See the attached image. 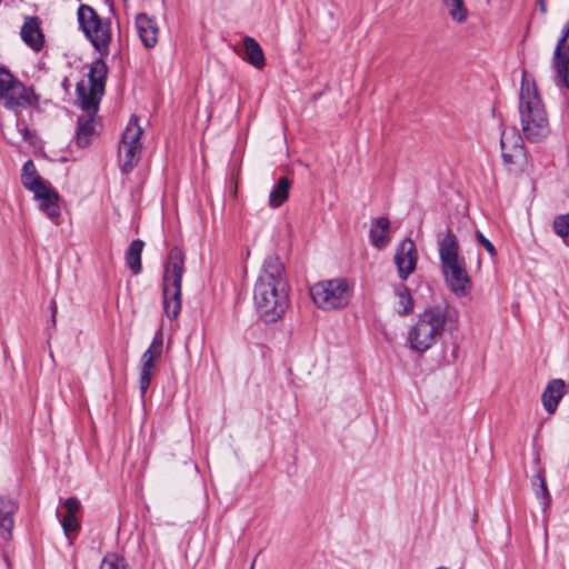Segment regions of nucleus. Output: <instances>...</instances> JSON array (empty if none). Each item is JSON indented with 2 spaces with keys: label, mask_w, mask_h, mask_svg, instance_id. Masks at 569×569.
I'll list each match as a JSON object with an SVG mask.
<instances>
[{
  "label": "nucleus",
  "mask_w": 569,
  "mask_h": 569,
  "mask_svg": "<svg viewBox=\"0 0 569 569\" xmlns=\"http://www.w3.org/2000/svg\"><path fill=\"white\" fill-rule=\"evenodd\" d=\"M417 262L418 252L415 242L410 238L403 239L395 253V263L399 278L407 280L415 272Z\"/></svg>",
  "instance_id": "4468645a"
},
{
  "label": "nucleus",
  "mask_w": 569,
  "mask_h": 569,
  "mask_svg": "<svg viewBox=\"0 0 569 569\" xmlns=\"http://www.w3.org/2000/svg\"><path fill=\"white\" fill-rule=\"evenodd\" d=\"M291 184V180L287 177H281L278 180L269 194V206L271 208L280 207L288 199Z\"/></svg>",
  "instance_id": "b1692460"
},
{
  "label": "nucleus",
  "mask_w": 569,
  "mask_h": 569,
  "mask_svg": "<svg viewBox=\"0 0 569 569\" xmlns=\"http://www.w3.org/2000/svg\"><path fill=\"white\" fill-rule=\"evenodd\" d=\"M553 231L565 239L569 233V212L556 217L553 220Z\"/></svg>",
  "instance_id": "c756f323"
},
{
  "label": "nucleus",
  "mask_w": 569,
  "mask_h": 569,
  "mask_svg": "<svg viewBox=\"0 0 569 569\" xmlns=\"http://www.w3.org/2000/svg\"><path fill=\"white\" fill-rule=\"evenodd\" d=\"M21 183L33 194L49 184V182L40 177L32 160L26 161L22 167Z\"/></svg>",
  "instance_id": "412c9836"
},
{
  "label": "nucleus",
  "mask_w": 569,
  "mask_h": 569,
  "mask_svg": "<svg viewBox=\"0 0 569 569\" xmlns=\"http://www.w3.org/2000/svg\"><path fill=\"white\" fill-rule=\"evenodd\" d=\"M136 27L139 38L146 48H153L158 42L159 28L154 18L147 13L136 17Z\"/></svg>",
  "instance_id": "dca6fc26"
},
{
  "label": "nucleus",
  "mask_w": 569,
  "mask_h": 569,
  "mask_svg": "<svg viewBox=\"0 0 569 569\" xmlns=\"http://www.w3.org/2000/svg\"><path fill=\"white\" fill-rule=\"evenodd\" d=\"M99 569H129L126 560L116 553L103 557Z\"/></svg>",
  "instance_id": "c85d7f7f"
},
{
  "label": "nucleus",
  "mask_w": 569,
  "mask_h": 569,
  "mask_svg": "<svg viewBox=\"0 0 569 569\" xmlns=\"http://www.w3.org/2000/svg\"><path fill=\"white\" fill-rule=\"evenodd\" d=\"M143 246L144 243L142 240H133L126 252V263L133 274L141 272V253Z\"/></svg>",
  "instance_id": "393cba45"
},
{
  "label": "nucleus",
  "mask_w": 569,
  "mask_h": 569,
  "mask_svg": "<svg viewBox=\"0 0 569 569\" xmlns=\"http://www.w3.org/2000/svg\"><path fill=\"white\" fill-rule=\"evenodd\" d=\"M77 19L80 30L91 42L93 48L101 56H108L112 39L110 20L101 18L97 11L88 4L79 6Z\"/></svg>",
  "instance_id": "6e6552de"
},
{
  "label": "nucleus",
  "mask_w": 569,
  "mask_h": 569,
  "mask_svg": "<svg viewBox=\"0 0 569 569\" xmlns=\"http://www.w3.org/2000/svg\"><path fill=\"white\" fill-rule=\"evenodd\" d=\"M37 102L31 88L26 87L9 70L0 67V103L10 110L24 109Z\"/></svg>",
  "instance_id": "1a4fd4ad"
},
{
  "label": "nucleus",
  "mask_w": 569,
  "mask_h": 569,
  "mask_svg": "<svg viewBox=\"0 0 569 569\" xmlns=\"http://www.w3.org/2000/svg\"><path fill=\"white\" fill-rule=\"evenodd\" d=\"M552 68L555 83L559 88L569 89V21L563 26L558 39L552 58Z\"/></svg>",
  "instance_id": "f8f14e48"
},
{
  "label": "nucleus",
  "mask_w": 569,
  "mask_h": 569,
  "mask_svg": "<svg viewBox=\"0 0 569 569\" xmlns=\"http://www.w3.org/2000/svg\"><path fill=\"white\" fill-rule=\"evenodd\" d=\"M540 7H541V10L545 12L546 11V7H545V3H543L542 0L540 1Z\"/></svg>",
  "instance_id": "72a5a7b5"
},
{
  "label": "nucleus",
  "mask_w": 569,
  "mask_h": 569,
  "mask_svg": "<svg viewBox=\"0 0 569 569\" xmlns=\"http://www.w3.org/2000/svg\"><path fill=\"white\" fill-rule=\"evenodd\" d=\"M519 118L523 138L541 142L551 131L548 113L535 81L525 71L519 92Z\"/></svg>",
  "instance_id": "20e7f679"
},
{
  "label": "nucleus",
  "mask_w": 569,
  "mask_h": 569,
  "mask_svg": "<svg viewBox=\"0 0 569 569\" xmlns=\"http://www.w3.org/2000/svg\"><path fill=\"white\" fill-rule=\"evenodd\" d=\"M107 73L106 62L102 59H97L90 66L88 79L77 83V99L79 106L86 112L84 117L78 119L76 133V143L81 148L89 146L94 136L93 117L104 92Z\"/></svg>",
  "instance_id": "7ed1b4c3"
},
{
  "label": "nucleus",
  "mask_w": 569,
  "mask_h": 569,
  "mask_svg": "<svg viewBox=\"0 0 569 569\" xmlns=\"http://www.w3.org/2000/svg\"><path fill=\"white\" fill-rule=\"evenodd\" d=\"M16 509V501L0 497V537L4 540L11 537V530L13 528L12 515Z\"/></svg>",
  "instance_id": "4be33fe9"
},
{
  "label": "nucleus",
  "mask_w": 569,
  "mask_h": 569,
  "mask_svg": "<svg viewBox=\"0 0 569 569\" xmlns=\"http://www.w3.org/2000/svg\"><path fill=\"white\" fill-rule=\"evenodd\" d=\"M531 483L535 488L537 499L540 501L542 509L546 510L551 503V497L542 472L535 475Z\"/></svg>",
  "instance_id": "cd10ccee"
},
{
  "label": "nucleus",
  "mask_w": 569,
  "mask_h": 569,
  "mask_svg": "<svg viewBox=\"0 0 569 569\" xmlns=\"http://www.w3.org/2000/svg\"><path fill=\"white\" fill-rule=\"evenodd\" d=\"M34 198L40 202V209L51 219L60 216V209L58 206L59 194L49 183L39 192H36Z\"/></svg>",
  "instance_id": "a211bd4d"
},
{
  "label": "nucleus",
  "mask_w": 569,
  "mask_h": 569,
  "mask_svg": "<svg viewBox=\"0 0 569 569\" xmlns=\"http://www.w3.org/2000/svg\"><path fill=\"white\" fill-rule=\"evenodd\" d=\"M254 561H256V560H253V561H252V563H251V566H250V569H254Z\"/></svg>",
  "instance_id": "f704fd0d"
},
{
  "label": "nucleus",
  "mask_w": 569,
  "mask_h": 569,
  "mask_svg": "<svg viewBox=\"0 0 569 569\" xmlns=\"http://www.w3.org/2000/svg\"><path fill=\"white\" fill-rule=\"evenodd\" d=\"M397 296V305H396V311L399 316H408L410 312H412L415 303L412 296L409 291V289L401 284L398 286L395 290Z\"/></svg>",
  "instance_id": "a878e982"
},
{
  "label": "nucleus",
  "mask_w": 569,
  "mask_h": 569,
  "mask_svg": "<svg viewBox=\"0 0 569 569\" xmlns=\"http://www.w3.org/2000/svg\"><path fill=\"white\" fill-rule=\"evenodd\" d=\"M20 131L26 141H31L32 133L27 127H23Z\"/></svg>",
  "instance_id": "2f4dec72"
},
{
  "label": "nucleus",
  "mask_w": 569,
  "mask_h": 569,
  "mask_svg": "<svg viewBox=\"0 0 569 569\" xmlns=\"http://www.w3.org/2000/svg\"><path fill=\"white\" fill-rule=\"evenodd\" d=\"M390 221L386 217H379L371 221L369 238L373 247L381 249L390 242Z\"/></svg>",
  "instance_id": "6ab92c4d"
},
{
  "label": "nucleus",
  "mask_w": 569,
  "mask_h": 569,
  "mask_svg": "<svg viewBox=\"0 0 569 569\" xmlns=\"http://www.w3.org/2000/svg\"><path fill=\"white\" fill-rule=\"evenodd\" d=\"M143 130L139 124L136 116H132L126 127L119 144V162L123 172H130L139 162L142 142L141 136Z\"/></svg>",
  "instance_id": "9b49d317"
},
{
  "label": "nucleus",
  "mask_w": 569,
  "mask_h": 569,
  "mask_svg": "<svg viewBox=\"0 0 569 569\" xmlns=\"http://www.w3.org/2000/svg\"><path fill=\"white\" fill-rule=\"evenodd\" d=\"M351 295L352 287L345 278L320 280L310 288L312 302L323 311L345 309Z\"/></svg>",
  "instance_id": "0eeeda50"
},
{
  "label": "nucleus",
  "mask_w": 569,
  "mask_h": 569,
  "mask_svg": "<svg viewBox=\"0 0 569 569\" xmlns=\"http://www.w3.org/2000/svg\"><path fill=\"white\" fill-rule=\"evenodd\" d=\"M442 4L455 22L463 23L467 21L469 11L463 0H442Z\"/></svg>",
  "instance_id": "bb28decb"
},
{
  "label": "nucleus",
  "mask_w": 569,
  "mask_h": 569,
  "mask_svg": "<svg viewBox=\"0 0 569 569\" xmlns=\"http://www.w3.org/2000/svg\"><path fill=\"white\" fill-rule=\"evenodd\" d=\"M243 60L257 69H262L266 63L264 53L258 41L251 37L243 38Z\"/></svg>",
  "instance_id": "5701e85b"
},
{
  "label": "nucleus",
  "mask_w": 569,
  "mask_h": 569,
  "mask_svg": "<svg viewBox=\"0 0 569 569\" xmlns=\"http://www.w3.org/2000/svg\"><path fill=\"white\" fill-rule=\"evenodd\" d=\"M567 391L566 382L562 379H552L546 386L541 401L545 410L549 415H553L558 408L559 402Z\"/></svg>",
  "instance_id": "f3484780"
},
{
  "label": "nucleus",
  "mask_w": 569,
  "mask_h": 569,
  "mask_svg": "<svg viewBox=\"0 0 569 569\" xmlns=\"http://www.w3.org/2000/svg\"><path fill=\"white\" fill-rule=\"evenodd\" d=\"M439 257L445 281L449 289L457 297L466 296L470 290V277L463 259L459 257L457 237L450 230L439 241Z\"/></svg>",
  "instance_id": "39448f33"
},
{
  "label": "nucleus",
  "mask_w": 569,
  "mask_h": 569,
  "mask_svg": "<svg viewBox=\"0 0 569 569\" xmlns=\"http://www.w3.org/2000/svg\"><path fill=\"white\" fill-rule=\"evenodd\" d=\"M163 347V340L158 332L151 341L149 348L142 353L139 367V389L143 397L150 387L151 378L156 370V361L160 358Z\"/></svg>",
  "instance_id": "ddd939ff"
},
{
  "label": "nucleus",
  "mask_w": 569,
  "mask_h": 569,
  "mask_svg": "<svg viewBox=\"0 0 569 569\" xmlns=\"http://www.w3.org/2000/svg\"><path fill=\"white\" fill-rule=\"evenodd\" d=\"M63 506L66 509V515L61 520V526L66 536L70 538L71 535L78 532L80 528V523L76 516L80 509V502L77 498L71 497L64 501Z\"/></svg>",
  "instance_id": "aec40b11"
},
{
  "label": "nucleus",
  "mask_w": 569,
  "mask_h": 569,
  "mask_svg": "<svg viewBox=\"0 0 569 569\" xmlns=\"http://www.w3.org/2000/svg\"><path fill=\"white\" fill-rule=\"evenodd\" d=\"M50 308H51V319H52V322L54 323L56 315H57V305L54 301H51Z\"/></svg>",
  "instance_id": "473e14b6"
},
{
  "label": "nucleus",
  "mask_w": 569,
  "mask_h": 569,
  "mask_svg": "<svg viewBox=\"0 0 569 569\" xmlns=\"http://www.w3.org/2000/svg\"><path fill=\"white\" fill-rule=\"evenodd\" d=\"M458 316L449 305H436L426 308L408 327L406 346L416 355L423 356L442 337L446 328L457 322Z\"/></svg>",
  "instance_id": "f03ea898"
},
{
  "label": "nucleus",
  "mask_w": 569,
  "mask_h": 569,
  "mask_svg": "<svg viewBox=\"0 0 569 569\" xmlns=\"http://www.w3.org/2000/svg\"><path fill=\"white\" fill-rule=\"evenodd\" d=\"M500 150L505 167L511 173L525 170L527 156L522 137L516 127H505L500 134Z\"/></svg>",
  "instance_id": "9d476101"
},
{
  "label": "nucleus",
  "mask_w": 569,
  "mask_h": 569,
  "mask_svg": "<svg viewBox=\"0 0 569 569\" xmlns=\"http://www.w3.org/2000/svg\"><path fill=\"white\" fill-rule=\"evenodd\" d=\"M476 238L485 247V249L491 257L496 256L495 246L480 231L476 232Z\"/></svg>",
  "instance_id": "7c9ffc66"
},
{
  "label": "nucleus",
  "mask_w": 569,
  "mask_h": 569,
  "mask_svg": "<svg viewBox=\"0 0 569 569\" xmlns=\"http://www.w3.org/2000/svg\"><path fill=\"white\" fill-rule=\"evenodd\" d=\"M289 281L284 264L276 254L267 257L253 288V303L264 322H276L289 307Z\"/></svg>",
  "instance_id": "f257e3e1"
},
{
  "label": "nucleus",
  "mask_w": 569,
  "mask_h": 569,
  "mask_svg": "<svg viewBox=\"0 0 569 569\" xmlns=\"http://www.w3.org/2000/svg\"><path fill=\"white\" fill-rule=\"evenodd\" d=\"M184 273L183 252L174 247L167 258L162 278L163 310L168 318L176 319L181 310V281Z\"/></svg>",
  "instance_id": "423d86ee"
},
{
  "label": "nucleus",
  "mask_w": 569,
  "mask_h": 569,
  "mask_svg": "<svg viewBox=\"0 0 569 569\" xmlns=\"http://www.w3.org/2000/svg\"><path fill=\"white\" fill-rule=\"evenodd\" d=\"M37 17H27L21 27L22 41L34 51H40L44 44V36Z\"/></svg>",
  "instance_id": "2eb2a0df"
}]
</instances>
